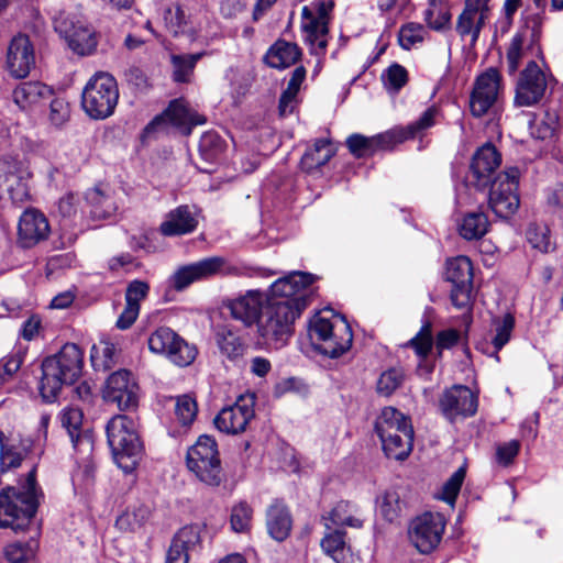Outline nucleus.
<instances>
[{
  "instance_id": "1",
  "label": "nucleus",
  "mask_w": 563,
  "mask_h": 563,
  "mask_svg": "<svg viewBox=\"0 0 563 563\" xmlns=\"http://www.w3.org/2000/svg\"><path fill=\"white\" fill-rule=\"evenodd\" d=\"M36 468L27 473L21 488L8 486L0 492V528H11L15 532L24 530L34 517L40 490L36 484Z\"/></svg>"
},
{
  "instance_id": "2",
  "label": "nucleus",
  "mask_w": 563,
  "mask_h": 563,
  "mask_svg": "<svg viewBox=\"0 0 563 563\" xmlns=\"http://www.w3.org/2000/svg\"><path fill=\"white\" fill-rule=\"evenodd\" d=\"M84 354L75 343H66L58 353L46 357L42 363L40 393L52 402L64 385L74 384L81 374Z\"/></svg>"
},
{
  "instance_id": "3",
  "label": "nucleus",
  "mask_w": 563,
  "mask_h": 563,
  "mask_svg": "<svg viewBox=\"0 0 563 563\" xmlns=\"http://www.w3.org/2000/svg\"><path fill=\"white\" fill-rule=\"evenodd\" d=\"M106 432L117 465L124 473H132L143 455L134 420L125 415H117L107 423Z\"/></svg>"
},
{
  "instance_id": "4",
  "label": "nucleus",
  "mask_w": 563,
  "mask_h": 563,
  "mask_svg": "<svg viewBox=\"0 0 563 563\" xmlns=\"http://www.w3.org/2000/svg\"><path fill=\"white\" fill-rule=\"evenodd\" d=\"M309 336L320 353L335 358L350 350L353 334L350 324L339 316L316 314L309 325Z\"/></svg>"
},
{
  "instance_id": "5",
  "label": "nucleus",
  "mask_w": 563,
  "mask_h": 563,
  "mask_svg": "<svg viewBox=\"0 0 563 563\" xmlns=\"http://www.w3.org/2000/svg\"><path fill=\"white\" fill-rule=\"evenodd\" d=\"M302 311L298 306L266 300L264 310L257 322V332L265 344L275 349L285 346L294 334L295 321Z\"/></svg>"
},
{
  "instance_id": "6",
  "label": "nucleus",
  "mask_w": 563,
  "mask_h": 563,
  "mask_svg": "<svg viewBox=\"0 0 563 563\" xmlns=\"http://www.w3.org/2000/svg\"><path fill=\"white\" fill-rule=\"evenodd\" d=\"M119 100V88L112 75L96 73L81 93V107L93 120H104L113 114Z\"/></svg>"
},
{
  "instance_id": "7",
  "label": "nucleus",
  "mask_w": 563,
  "mask_h": 563,
  "mask_svg": "<svg viewBox=\"0 0 563 563\" xmlns=\"http://www.w3.org/2000/svg\"><path fill=\"white\" fill-rule=\"evenodd\" d=\"M188 470L202 483L219 486L224 479L218 444L207 434L200 435L188 450L186 456Z\"/></svg>"
},
{
  "instance_id": "8",
  "label": "nucleus",
  "mask_w": 563,
  "mask_h": 563,
  "mask_svg": "<svg viewBox=\"0 0 563 563\" xmlns=\"http://www.w3.org/2000/svg\"><path fill=\"white\" fill-rule=\"evenodd\" d=\"M49 416L42 415L38 421V430L34 437H24L19 443L10 442L3 431L0 430V467L7 472L21 466L22 461L30 454L43 453L47 438Z\"/></svg>"
},
{
  "instance_id": "9",
  "label": "nucleus",
  "mask_w": 563,
  "mask_h": 563,
  "mask_svg": "<svg viewBox=\"0 0 563 563\" xmlns=\"http://www.w3.org/2000/svg\"><path fill=\"white\" fill-rule=\"evenodd\" d=\"M151 352L166 356L173 364L185 367L190 365L197 356V347L189 344L174 330L161 327L148 338Z\"/></svg>"
},
{
  "instance_id": "10",
  "label": "nucleus",
  "mask_w": 563,
  "mask_h": 563,
  "mask_svg": "<svg viewBox=\"0 0 563 563\" xmlns=\"http://www.w3.org/2000/svg\"><path fill=\"white\" fill-rule=\"evenodd\" d=\"M551 80V75L543 71L534 60L529 62L518 76L514 104L516 107L539 104L545 97Z\"/></svg>"
},
{
  "instance_id": "11",
  "label": "nucleus",
  "mask_w": 563,
  "mask_h": 563,
  "mask_svg": "<svg viewBox=\"0 0 563 563\" xmlns=\"http://www.w3.org/2000/svg\"><path fill=\"white\" fill-rule=\"evenodd\" d=\"M54 30L66 41L68 47L79 56L91 55L98 45L93 29L65 12L54 18Z\"/></svg>"
},
{
  "instance_id": "12",
  "label": "nucleus",
  "mask_w": 563,
  "mask_h": 563,
  "mask_svg": "<svg viewBox=\"0 0 563 563\" xmlns=\"http://www.w3.org/2000/svg\"><path fill=\"white\" fill-rule=\"evenodd\" d=\"M518 178L519 169L511 167L499 174L490 184L488 202L497 217L508 218L518 210L520 205L517 192Z\"/></svg>"
},
{
  "instance_id": "13",
  "label": "nucleus",
  "mask_w": 563,
  "mask_h": 563,
  "mask_svg": "<svg viewBox=\"0 0 563 563\" xmlns=\"http://www.w3.org/2000/svg\"><path fill=\"white\" fill-rule=\"evenodd\" d=\"M313 283L311 274L292 272L275 280L269 287L266 300L298 306L303 311L308 306L307 288Z\"/></svg>"
},
{
  "instance_id": "14",
  "label": "nucleus",
  "mask_w": 563,
  "mask_h": 563,
  "mask_svg": "<svg viewBox=\"0 0 563 563\" xmlns=\"http://www.w3.org/2000/svg\"><path fill=\"white\" fill-rule=\"evenodd\" d=\"M445 530V519L438 512H424L412 520L409 538L420 553L432 552L440 543Z\"/></svg>"
},
{
  "instance_id": "15",
  "label": "nucleus",
  "mask_w": 563,
  "mask_h": 563,
  "mask_svg": "<svg viewBox=\"0 0 563 563\" xmlns=\"http://www.w3.org/2000/svg\"><path fill=\"white\" fill-rule=\"evenodd\" d=\"M501 89V75L496 68H488L481 74L470 97L471 113L476 118L487 114L498 101Z\"/></svg>"
},
{
  "instance_id": "16",
  "label": "nucleus",
  "mask_w": 563,
  "mask_h": 563,
  "mask_svg": "<svg viewBox=\"0 0 563 563\" xmlns=\"http://www.w3.org/2000/svg\"><path fill=\"white\" fill-rule=\"evenodd\" d=\"M446 280L452 284L451 301L459 309H465L471 302L473 287V265L468 257L456 256L446 262Z\"/></svg>"
},
{
  "instance_id": "17",
  "label": "nucleus",
  "mask_w": 563,
  "mask_h": 563,
  "mask_svg": "<svg viewBox=\"0 0 563 563\" xmlns=\"http://www.w3.org/2000/svg\"><path fill=\"white\" fill-rule=\"evenodd\" d=\"M139 385L134 375L126 369L112 373L103 389V399L120 410L133 409L139 402Z\"/></svg>"
},
{
  "instance_id": "18",
  "label": "nucleus",
  "mask_w": 563,
  "mask_h": 563,
  "mask_svg": "<svg viewBox=\"0 0 563 563\" xmlns=\"http://www.w3.org/2000/svg\"><path fill=\"white\" fill-rule=\"evenodd\" d=\"M223 272H228L225 260L220 256H212L179 267L168 278L167 283L170 288L183 291L196 282L208 279Z\"/></svg>"
},
{
  "instance_id": "19",
  "label": "nucleus",
  "mask_w": 563,
  "mask_h": 563,
  "mask_svg": "<svg viewBox=\"0 0 563 563\" xmlns=\"http://www.w3.org/2000/svg\"><path fill=\"white\" fill-rule=\"evenodd\" d=\"M477 407V396L464 385H454L445 389L439 399L440 411L450 422L474 416Z\"/></svg>"
},
{
  "instance_id": "20",
  "label": "nucleus",
  "mask_w": 563,
  "mask_h": 563,
  "mask_svg": "<svg viewBox=\"0 0 563 563\" xmlns=\"http://www.w3.org/2000/svg\"><path fill=\"white\" fill-rule=\"evenodd\" d=\"M254 415L253 396H240L233 405L223 408L217 415L214 424L221 432L238 434L245 431Z\"/></svg>"
},
{
  "instance_id": "21",
  "label": "nucleus",
  "mask_w": 563,
  "mask_h": 563,
  "mask_svg": "<svg viewBox=\"0 0 563 563\" xmlns=\"http://www.w3.org/2000/svg\"><path fill=\"white\" fill-rule=\"evenodd\" d=\"M328 8L324 2L318 5L316 16L308 5L301 10V29L306 34V42L310 46V53L322 55L328 46Z\"/></svg>"
},
{
  "instance_id": "22",
  "label": "nucleus",
  "mask_w": 563,
  "mask_h": 563,
  "mask_svg": "<svg viewBox=\"0 0 563 563\" xmlns=\"http://www.w3.org/2000/svg\"><path fill=\"white\" fill-rule=\"evenodd\" d=\"M36 55L30 37L24 34L14 36L8 46L5 67L16 78H25L35 67Z\"/></svg>"
},
{
  "instance_id": "23",
  "label": "nucleus",
  "mask_w": 563,
  "mask_h": 563,
  "mask_svg": "<svg viewBox=\"0 0 563 563\" xmlns=\"http://www.w3.org/2000/svg\"><path fill=\"white\" fill-rule=\"evenodd\" d=\"M501 164V156L492 144L479 147L472 157L467 181L477 189H485Z\"/></svg>"
},
{
  "instance_id": "24",
  "label": "nucleus",
  "mask_w": 563,
  "mask_h": 563,
  "mask_svg": "<svg viewBox=\"0 0 563 563\" xmlns=\"http://www.w3.org/2000/svg\"><path fill=\"white\" fill-rule=\"evenodd\" d=\"M490 0H465L464 8L457 16L455 30L463 38L471 36L473 42L479 37L481 31L489 18Z\"/></svg>"
},
{
  "instance_id": "25",
  "label": "nucleus",
  "mask_w": 563,
  "mask_h": 563,
  "mask_svg": "<svg viewBox=\"0 0 563 563\" xmlns=\"http://www.w3.org/2000/svg\"><path fill=\"white\" fill-rule=\"evenodd\" d=\"M266 305V296L260 290H249L234 299L224 302L231 317L245 327L257 324Z\"/></svg>"
},
{
  "instance_id": "26",
  "label": "nucleus",
  "mask_w": 563,
  "mask_h": 563,
  "mask_svg": "<svg viewBox=\"0 0 563 563\" xmlns=\"http://www.w3.org/2000/svg\"><path fill=\"white\" fill-rule=\"evenodd\" d=\"M29 173L16 162L0 159V196L22 202L27 196Z\"/></svg>"
},
{
  "instance_id": "27",
  "label": "nucleus",
  "mask_w": 563,
  "mask_h": 563,
  "mask_svg": "<svg viewBox=\"0 0 563 563\" xmlns=\"http://www.w3.org/2000/svg\"><path fill=\"white\" fill-rule=\"evenodd\" d=\"M51 228L46 217L35 210L27 209L20 217L18 225L19 243L23 247H33L47 239Z\"/></svg>"
},
{
  "instance_id": "28",
  "label": "nucleus",
  "mask_w": 563,
  "mask_h": 563,
  "mask_svg": "<svg viewBox=\"0 0 563 563\" xmlns=\"http://www.w3.org/2000/svg\"><path fill=\"white\" fill-rule=\"evenodd\" d=\"M201 527L185 526L172 539L166 554V563H188L190 552L195 551L201 541Z\"/></svg>"
},
{
  "instance_id": "29",
  "label": "nucleus",
  "mask_w": 563,
  "mask_h": 563,
  "mask_svg": "<svg viewBox=\"0 0 563 563\" xmlns=\"http://www.w3.org/2000/svg\"><path fill=\"white\" fill-rule=\"evenodd\" d=\"M148 292V283L140 279L129 283L125 290V307L117 320L119 329L126 330L135 322L140 313V302L147 297Z\"/></svg>"
},
{
  "instance_id": "30",
  "label": "nucleus",
  "mask_w": 563,
  "mask_h": 563,
  "mask_svg": "<svg viewBox=\"0 0 563 563\" xmlns=\"http://www.w3.org/2000/svg\"><path fill=\"white\" fill-rule=\"evenodd\" d=\"M62 427L67 433L75 448H81V451L92 452L93 443L90 435L82 430L84 413L77 407H66L59 415Z\"/></svg>"
},
{
  "instance_id": "31",
  "label": "nucleus",
  "mask_w": 563,
  "mask_h": 563,
  "mask_svg": "<svg viewBox=\"0 0 563 563\" xmlns=\"http://www.w3.org/2000/svg\"><path fill=\"white\" fill-rule=\"evenodd\" d=\"M52 96V88L40 81L21 82L12 92L14 103L22 110H30Z\"/></svg>"
},
{
  "instance_id": "32",
  "label": "nucleus",
  "mask_w": 563,
  "mask_h": 563,
  "mask_svg": "<svg viewBox=\"0 0 563 563\" xmlns=\"http://www.w3.org/2000/svg\"><path fill=\"white\" fill-rule=\"evenodd\" d=\"M198 220L188 206H179L172 210L162 222L159 230L165 236L184 235L192 232Z\"/></svg>"
},
{
  "instance_id": "33",
  "label": "nucleus",
  "mask_w": 563,
  "mask_h": 563,
  "mask_svg": "<svg viewBox=\"0 0 563 563\" xmlns=\"http://www.w3.org/2000/svg\"><path fill=\"white\" fill-rule=\"evenodd\" d=\"M405 427H412L410 419L394 407H385L375 422V431L382 443L401 433Z\"/></svg>"
},
{
  "instance_id": "34",
  "label": "nucleus",
  "mask_w": 563,
  "mask_h": 563,
  "mask_svg": "<svg viewBox=\"0 0 563 563\" xmlns=\"http://www.w3.org/2000/svg\"><path fill=\"white\" fill-rule=\"evenodd\" d=\"M301 57V49L296 43L285 40L276 41L264 56L265 63L276 69L288 68Z\"/></svg>"
},
{
  "instance_id": "35",
  "label": "nucleus",
  "mask_w": 563,
  "mask_h": 563,
  "mask_svg": "<svg viewBox=\"0 0 563 563\" xmlns=\"http://www.w3.org/2000/svg\"><path fill=\"white\" fill-rule=\"evenodd\" d=\"M165 118L176 126L189 125L188 133L190 132V126L203 124L206 121L203 117L191 112L180 100H174L169 103L164 114L162 117H156L147 125L146 130H151L155 125L161 124Z\"/></svg>"
},
{
  "instance_id": "36",
  "label": "nucleus",
  "mask_w": 563,
  "mask_h": 563,
  "mask_svg": "<svg viewBox=\"0 0 563 563\" xmlns=\"http://www.w3.org/2000/svg\"><path fill=\"white\" fill-rule=\"evenodd\" d=\"M334 155V148L329 140L319 139L308 148L300 161L301 169L312 173L325 165Z\"/></svg>"
},
{
  "instance_id": "37",
  "label": "nucleus",
  "mask_w": 563,
  "mask_h": 563,
  "mask_svg": "<svg viewBox=\"0 0 563 563\" xmlns=\"http://www.w3.org/2000/svg\"><path fill=\"white\" fill-rule=\"evenodd\" d=\"M267 529L273 539L284 541L291 529V518L287 508L282 504H274L267 510Z\"/></svg>"
},
{
  "instance_id": "38",
  "label": "nucleus",
  "mask_w": 563,
  "mask_h": 563,
  "mask_svg": "<svg viewBox=\"0 0 563 563\" xmlns=\"http://www.w3.org/2000/svg\"><path fill=\"white\" fill-rule=\"evenodd\" d=\"M86 200L90 206V214L93 219H109L118 211L114 197L101 191L99 188L89 190L86 195Z\"/></svg>"
},
{
  "instance_id": "39",
  "label": "nucleus",
  "mask_w": 563,
  "mask_h": 563,
  "mask_svg": "<svg viewBox=\"0 0 563 563\" xmlns=\"http://www.w3.org/2000/svg\"><path fill=\"white\" fill-rule=\"evenodd\" d=\"M344 532L334 530L321 540V548L335 563H354L353 554L344 540Z\"/></svg>"
},
{
  "instance_id": "40",
  "label": "nucleus",
  "mask_w": 563,
  "mask_h": 563,
  "mask_svg": "<svg viewBox=\"0 0 563 563\" xmlns=\"http://www.w3.org/2000/svg\"><path fill=\"white\" fill-rule=\"evenodd\" d=\"M306 75L307 70L303 66H298L294 69L287 88L284 90L279 99L278 110L282 117H286L294 112L296 108V98L306 79Z\"/></svg>"
},
{
  "instance_id": "41",
  "label": "nucleus",
  "mask_w": 563,
  "mask_h": 563,
  "mask_svg": "<svg viewBox=\"0 0 563 563\" xmlns=\"http://www.w3.org/2000/svg\"><path fill=\"white\" fill-rule=\"evenodd\" d=\"M451 18L448 0H429L428 9L424 11V21L431 30L437 32L450 30Z\"/></svg>"
},
{
  "instance_id": "42",
  "label": "nucleus",
  "mask_w": 563,
  "mask_h": 563,
  "mask_svg": "<svg viewBox=\"0 0 563 563\" xmlns=\"http://www.w3.org/2000/svg\"><path fill=\"white\" fill-rule=\"evenodd\" d=\"M404 431L397 435L390 437L385 440L382 445L385 454L395 460H405L412 450L413 444V429L412 427H405Z\"/></svg>"
},
{
  "instance_id": "43",
  "label": "nucleus",
  "mask_w": 563,
  "mask_h": 563,
  "mask_svg": "<svg viewBox=\"0 0 563 563\" xmlns=\"http://www.w3.org/2000/svg\"><path fill=\"white\" fill-rule=\"evenodd\" d=\"M151 516V508L147 505L139 504L129 507L115 521L118 529L122 531H136L142 528Z\"/></svg>"
},
{
  "instance_id": "44",
  "label": "nucleus",
  "mask_w": 563,
  "mask_h": 563,
  "mask_svg": "<svg viewBox=\"0 0 563 563\" xmlns=\"http://www.w3.org/2000/svg\"><path fill=\"white\" fill-rule=\"evenodd\" d=\"M205 55L203 52L196 54H173L170 63L173 66V79L176 82H187L194 73L196 64Z\"/></svg>"
},
{
  "instance_id": "45",
  "label": "nucleus",
  "mask_w": 563,
  "mask_h": 563,
  "mask_svg": "<svg viewBox=\"0 0 563 563\" xmlns=\"http://www.w3.org/2000/svg\"><path fill=\"white\" fill-rule=\"evenodd\" d=\"M37 549V540L31 538L25 542L15 541L7 544L3 554L10 563H27L35 558Z\"/></svg>"
},
{
  "instance_id": "46",
  "label": "nucleus",
  "mask_w": 563,
  "mask_h": 563,
  "mask_svg": "<svg viewBox=\"0 0 563 563\" xmlns=\"http://www.w3.org/2000/svg\"><path fill=\"white\" fill-rule=\"evenodd\" d=\"M350 509L351 505L347 501H339L327 516H322L325 529L331 530L332 526L361 528L362 520L353 517Z\"/></svg>"
},
{
  "instance_id": "47",
  "label": "nucleus",
  "mask_w": 563,
  "mask_h": 563,
  "mask_svg": "<svg viewBox=\"0 0 563 563\" xmlns=\"http://www.w3.org/2000/svg\"><path fill=\"white\" fill-rule=\"evenodd\" d=\"M489 227L488 219L483 212L467 213L461 225L460 234L466 240H476L486 234Z\"/></svg>"
},
{
  "instance_id": "48",
  "label": "nucleus",
  "mask_w": 563,
  "mask_h": 563,
  "mask_svg": "<svg viewBox=\"0 0 563 563\" xmlns=\"http://www.w3.org/2000/svg\"><path fill=\"white\" fill-rule=\"evenodd\" d=\"M526 239L532 249L541 253H549L555 249L551 240L550 229L544 224H530L526 231Z\"/></svg>"
},
{
  "instance_id": "49",
  "label": "nucleus",
  "mask_w": 563,
  "mask_h": 563,
  "mask_svg": "<svg viewBox=\"0 0 563 563\" xmlns=\"http://www.w3.org/2000/svg\"><path fill=\"white\" fill-rule=\"evenodd\" d=\"M197 412L198 405L191 395L185 394L175 398L174 413L180 426H190L195 421Z\"/></svg>"
},
{
  "instance_id": "50",
  "label": "nucleus",
  "mask_w": 563,
  "mask_h": 563,
  "mask_svg": "<svg viewBox=\"0 0 563 563\" xmlns=\"http://www.w3.org/2000/svg\"><path fill=\"white\" fill-rule=\"evenodd\" d=\"M115 345L108 341L101 340L91 347L90 360L96 369H109L114 364Z\"/></svg>"
},
{
  "instance_id": "51",
  "label": "nucleus",
  "mask_w": 563,
  "mask_h": 563,
  "mask_svg": "<svg viewBox=\"0 0 563 563\" xmlns=\"http://www.w3.org/2000/svg\"><path fill=\"white\" fill-rule=\"evenodd\" d=\"M495 335L492 340L494 352L498 353L510 340L515 328V318L510 313L495 318L493 321Z\"/></svg>"
},
{
  "instance_id": "52",
  "label": "nucleus",
  "mask_w": 563,
  "mask_h": 563,
  "mask_svg": "<svg viewBox=\"0 0 563 563\" xmlns=\"http://www.w3.org/2000/svg\"><path fill=\"white\" fill-rule=\"evenodd\" d=\"M217 344L223 355L234 360L243 354L244 347L240 338L231 330L223 328L217 332Z\"/></svg>"
},
{
  "instance_id": "53",
  "label": "nucleus",
  "mask_w": 563,
  "mask_h": 563,
  "mask_svg": "<svg viewBox=\"0 0 563 563\" xmlns=\"http://www.w3.org/2000/svg\"><path fill=\"white\" fill-rule=\"evenodd\" d=\"M224 147V141L212 131L203 133L199 141L200 155L207 162L217 161L223 153Z\"/></svg>"
},
{
  "instance_id": "54",
  "label": "nucleus",
  "mask_w": 563,
  "mask_h": 563,
  "mask_svg": "<svg viewBox=\"0 0 563 563\" xmlns=\"http://www.w3.org/2000/svg\"><path fill=\"white\" fill-rule=\"evenodd\" d=\"M373 139L375 152L379 150H393L397 144L411 140L406 126H395L384 133L374 135Z\"/></svg>"
},
{
  "instance_id": "55",
  "label": "nucleus",
  "mask_w": 563,
  "mask_h": 563,
  "mask_svg": "<svg viewBox=\"0 0 563 563\" xmlns=\"http://www.w3.org/2000/svg\"><path fill=\"white\" fill-rule=\"evenodd\" d=\"M382 80L389 92L397 93L408 82V71L404 66L394 63L384 70Z\"/></svg>"
},
{
  "instance_id": "56",
  "label": "nucleus",
  "mask_w": 563,
  "mask_h": 563,
  "mask_svg": "<svg viewBox=\"0 0 563 563\" xmlns=\"http://www.w3.org/2000/svg\"><path fill=\"white\" fill-rule=\"evenodd\" d=\"M404 371L401 368H389L383 372L377 380L376 390L382 396H390L404 382Z\"/></svg>"
},
{
  "instance_id": "57",
  "label": "nucleus",
  "mask_w": 563,
  "mask_h": 563,
  "mask_svg": "<svg viewBox=\"0 0 563 563\" xmlns=\"http://www.w3.org/2000/svg\"><path fill=\"white\" fill-rule=\"evenodd\" d=\"M407 346L412 347L420 358H426L433 346L431 323L426 322L419 332L408 341Z\"/></svg>"
},
{
  "instance_id": "58",
  "label": "nucleus",
  "mask_w": 563,
  "mask_h": 563,
  "mask_svg": "<svg viewBox=\"0 0 563 563\" xmlns=\"http://www.w3.org/2000/svg\"><path fill=\"white\" fill-rule=\"evenodd\" d=\"M439 115L440 110L434 106L423 111L417 121L406 125L410 139L423 135L428 129L435 125Z\"/></svg>"
},
{
  "instance_id": "59",
  "label": "nucleus",
  "mask_w": 563,
  "mask_h": 563,
  "mask_svg": "<svg viewBox=\"0 0 563 563\" xmlns=\"http://www.w3.org/2000/svg\"><path fill=\"white\" fill-rule=\"evenodd\" d=\"M427 31L422 24L407 23L401 26L398 35L399 44L405 49H410L415 45L422 43Z\"/></svg>"
},
{
  "instance_id": "60",
  "label": "nucleus",
  "mask_w": 563,
  "mask_h": 563,
  "mask_svg": "<svg viewBox=\"0 0 563 563\" xmlns=\"http://www.w3.org/2000/svg\"><path fill=\"white\" fill-rule=\"evenodd\" d=\"M559 128V120L555 113L547 111L544 118L530 126L531 135L538 140L552 139Z\"/></svg>"
},
{
  "instance_id": "61",
  "label": "nucleus",
  "mask_w": 563,
  "mask_h": 563,
  "mask_svg": "<svg viewBox=\"0 0 563 563\" xmlns=\"http://www.w3.org/2000/svg\"><path fill=\"white\" fill-rule=\"evenodd\" d=\"M464 477H465V470L463 467H460L444 483L441 493L438 495V498H440V499L444 500L445 503L450 504L451 506H453L455 504V499L460 493Z\"/></svg>"
},
{
  "instance_id": "62",
  "label": "nucleus",
  "mask_w": 563,
  "mask_h": 563,
  "mask_svg": "<svg viewBox=\"0 0 563 563\" xmlns=\"http://www.w3.org/2000/svg\"><path fill=\"white\" fill-rule=\"evenodd\" d=\"M525 36L521 33H516L507 49V69L509 74H515L521 63L523 56Z\"/></svg>"
},
{
  "instance_id": "63",
  "label": "nucleus",
  "mask_w": 563,
  "mask_h": 563,
  "mask_svg": "<svg viewBox=\"0 0 563 563\" xmlns=\"http://www.w3.org/2000/svg\"><path fill=\"white\" fill-rule=\"evenodd\" d=\"M70 117V108L68 102L60 97H55L51 100L48 120L56 126L60 128L64 125Z\"/></svg>"
},
{
  "instance_id": "64",
  "label": "nucleus",
  "mask_w": 563,
  "mask_h": 563,
  "mask_svg": "<svg viewBox=\"0 0 563 563\" xmlns=\"http://www.w3.org/2000/svg\"><path fill=\"white\" fill-rule=\"evenodd\" d=\"M346 146L356 157H364L375 153L373 136L366 137L362 134H352L346 140Z\"/></svg>"
}]
</instances>
